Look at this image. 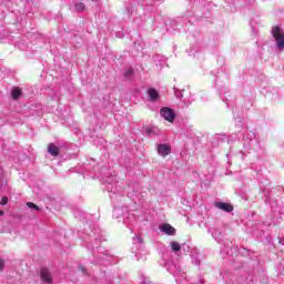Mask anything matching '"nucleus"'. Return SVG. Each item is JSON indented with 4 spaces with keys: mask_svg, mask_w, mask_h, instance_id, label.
<instances>
[{
    "mask_svg": "<svg viewBox=\"0 0 284 284\" xmlns=\"http://www.w3.org/2000/svg\"><path fill=\"white\" fill-rule=\"evenodd\" d=\"M273 39H275V43L278 50H284V32L280 27L272 28Z\"/></svg>",
    "mask_w": 284,
    "mask_h": 284,
    "instance_id": "f257e3e1",
    "label": "nucleus"
},
{
    "mask_svg": "<svg viewBox=\"0 0 284 284\" xmlns=\"http://www.w3.org/2000/svg\"><path fill=\"white\" fill-rule=\"evenodd\" d=\"M40 278H41L42 283H45V284L54 283V278L52 277V273L50 272V270H48L45 267L40 270Z\"/></svg>",
    "mask_w": 284,
    "mask_h": 284,
    "instance_id": "f03ea898",
    "label": "nucleus"
},
{
    "mask_svg": "<svg viewBox=\"0 0 284 284\" xmlns=\"http://www.w3.org/2000/svg\"><path fill=\"white\" fill-rule=\"evenodd\" d=\"M160 114L163 116V119H165V121H169V123H173L174 119H176L174 111L170 108L161 109Z\"/></svg>",
    "mask_w": 284,
    "mask_h": 284,
    "instance_id": "7ed1b4c3",
    "label": "nucleus"
},
{
    "mask_svg": "<svg viewBox=\"0 0 284 284\" xmlns=\"http://www.w3.org/2000/svg\"><path fill=\"white\" fill-rule=\"evenodd\" d=\"M160 231L166 234L168 236H174V234H176V229H174L169 223L162 224L160 226Z\"/></svg>",
    "mask_w": 284,
    "mask_h": 284,
    "instance_id": "20e7f679",
    "label": "nucleus"
},
{
    "mask_svg": "<svg viewBox=\"0 0 284 284\" xmlns=\"http://www.w3.org/2000/svg\"><path fill=\"white\" fill-rule=\"evenodd\" d=\"M170 152H172V146H170V144L158 145V153L160 154V156H163L165 159V156H168Z\"/></svg>",
    "mask_w": 284,
    "mask_h": 284,
    "instance_id": "39448f33",
    "label": "nucleus"
},
{
    "mask_svg": "<svg viewBox=\"0 0 284 284\" xmlns=\"http://www.w3.org/2000/svg\"><path fill=\"white\" fill-rule=\"evenodd\" d=\"M215 207H217V210H222V212H234V206L225 202H215Z\"/></svg>",
    "mask_w": 284,
    "mask_h": 284,
    "instance_id": "423d86ee",
    "label": "nucleus"
},
{
    "mask_svg": "<svg viewBox=\"0 0 284 284\" xmlns=\"http://www.w3.org/2000/svg\"><path fill=\"white\" fill-rule=\"evenodd\" d=\"M48 152L51 154V156H59L61 149L57 146L54 143L48 144Z\"/></svg>",
    "mask_w": 284,
    "mask_h": 284,
    "instance_id": "0eeeda50",
    "label": "nucleus"
},
{
    "mask_svg": "<svg viewBox=\"0 0 284 284\" xmlns=\"http://www.w3.org/2000/svg\"><path fill=\"white\" fill-rule=\"evenodd\" d=\"M149 97L151 101H156L159 99V91L156 89H149Z\"/></svg>",
    "mask_w": 284,
    "mask_h": 284,
    "instance_id": "6e6552de",
    "label": "nucleus"
},
{
    "mask_svg": "<svg viewBox=\"0 0 284 284\" xmlns=\"http://www.w3.org/2000/svg\"><path fill=\"white\" fill-rule=\"evenodd\" d=\"M12 99H19L21 97V89L20 88H13L11 91Z\"/></svg>",
    "mask_w": 284,
    "mask_h": 284,
    "instance_id": "1a4fd4ad",
    "label": "nucleus"
},
{
    "mask_svg": "<svg viewBox=\"0 0 284 284\" xmlns=\"http://www.w3.org/2000/svg\"><path fill=\"white\" fill-rule=\"evenodd\" d=\"M145 133L146 134H159V129L158 128H155V126H148L146 129H145Z\"/></svg>",
    "mask_w": 284,
    "mask_h": 284,
    "instance_id": "9d476101",
    "label": "nucleus"
},
{
    "mask_svg": "<svg viewBox=\"0 0 284 284\" xmlns=\"http://www.w3.org/2000/svg\"><path fill=\"white\" fill-rule=\"evenodd\" d=\"M75 8V12H83V10H85V4L83 2H78L74 6Z\"/></svg>",
    "mask_w": 284,
    "mask_h": 284,
    "instance_id": "9b49d317",
    "label": "nucleus"
},
{
    "mask_svg": "<svg viewBox=\"0 0 284 284\" xmlns=\"http://www.w3.org/2000/svg\"><path fill=\"white\" fill-rule=\"evenodd\" d=\"M171 248L173 252H181V244L178 242H171Z\"/></svg>",
    "mask_w": 284,
    "mask_h": 284,
    "instance_id": "f8f14e48",
    "label": "nucleus"
},
{
    "mask_svg": "<svg viewBox=\"0 0 284 284\" xmlns=\"http://www.w3.org/2000/svg\"><path fill=\"white\" fill-rule=\"evenodd\" d=\"M27 206H28L30 210H36V212H39V210H41V209L39 207V205H37V204L32 203V202H28V203H27Z\"/></svg>",
    "mask_w": 284,
    "mask_h": 284,
    "instance_id": "ddd939ff",
    "label": "nucleus"
},
{
    "mask_svg": "<svg viewBox=\"0 0 284 284\" xmlns=\"http://www.w3.org/2000/svg\"><path fill=\"white\" fill-rule=\"evenodd\" d=\"M0 205H8V196L2 197Z\"/></svg>",
    "mask_w": 284,
    "mask_h": 284,
    "instance_id": "4468645a",
    "label": "nucleus"
},
{
    "mask_svg": "<svg viewBox=\"0 0 284 284\" xmlns=\"http://www.w3.org/2000/svg\"><path fill=\"white\" fill-rule=\"evenodd\" d=\"M6 267V262L0 258V272H3V268Z\"/></svg>",
    "mask_w": 284,
    "mask_h": 284,
    "instance_id": "2eb2a0df",
    "label": "nucleus"
},
{
    "mask_svg": "<svg viewBox=\"0 0 284 284\" xmlns=\"http://www.w3.org/2000/svg\"><path fill=\"white\" fill-rule=\"evenodd\" d=\"M124 74L125 77H130V74H132V69L126 70Z\"/></svg>",
    "mask_w": 284,
    "mask_h": 284,
    "instance_id": "dca6fc26",
    "label": "nucleus"
},
{
    "mask_svg": "<svg viewBox=\"0 0 284 284\" xmlns=\"http://www.w3.org/2000/svg\"><path fill=\"white\" fill-rule=\"evenodd\" d=\"M0 216H3V211L0 210Z\"/></svg>",
    "mask_w": 284,
    "mask_h": 284,
    "instance_id": "f3484780",
    "label": "nucleus"
}]
</instances>
